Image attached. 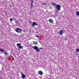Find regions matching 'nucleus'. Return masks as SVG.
Instances as JSON below:
<instances>
[{"instance_id": "f257e3e1", "label": "nucleus", "mask_w": 79, "mask_h": 79, "mask_svg": "<svg viewBox=\"0 0 79 79\" xmlns=\"http://www.w3.org/2000/svg\"><path fill=\"white\" fill-rule=\"evenodd\" d=\"M32 48L34 49L36 51V52H40V49L38 48V47L37 46H35L34 47H32Z\"/></svg>"}, {"instance_id": "f03ea898", "label": "nucleus", "mask_w": 79, "mask_h": 79, "mask_svg": "<svg viewBox=\"0 0 79 79\" xmlns=\"http://www.w3.org/2000/svg\"><path fill=\"white\" fill-rule=\"evenodd\" d=\"M56 9L57 10H58L59 11H60L61 10V6L59 5H56Z\"/></svg>"}, {"instance_id": "7ed1b4c3", "label": "nucleus", "mask_w": 79, "mask_h": 79, "mask_svg": "<svg viewBox=\"0 0 79 79\" xmlns=\"http://www.w3.org/2000/svg\"><path fill=\"white\" fill-rule=\"evenodd\" d=\"M17 45L19 49V48H21V49H23V47L21 46V44L18 43L17 44Z\"/></svg>"}, {"instance_id": "20e7f679", "label": "nucleus", "mask_w": 79, "mask_h": 79, "mask_svg": "<svg viewBox=\"0 0 79 79\" xmlns=\"http://www.w3.org/2000/svg\"><path fill=\"white\" fill-rule=\"evenodd\" d=\"M15 31L17 32H19L20 31H21V30L19 28H16L15 29Z\"/></svg>"}, {"instance_id": "39448f33", "label": "nucleus", "mask_w": 79, "mask_h": 79, "mask_svg": "<svg viewBox=\"0 0 79 79\" xmlns=\"http://www.w3.org/2000/svg\"><path fill=\"white\" fill-rule=\"evenodd\" d=\"M38 25L37 24V23H35V22H33V23L31 24V26L32 27H34V26H36V25Z\"/></svg>"}, {"instance_id": "423d86ee", "label": "nucleus", "mask_w": 79, "mask_h": 79, "mask_svg": "<svg viewBox=\"0 0 79 79\" xmlns=\"http://www.w3.org/2000/svg\"><path fill=\"white\" fill-rule=\"evenodd\" d=\"M5 50L3 49H2V48L0 49V52H1L2 53H3V52H5Z\"/></svg>"}, {"instance_id": "0eeeda50", "label": "nucleus", "mask_w": 79, "mask_h": 79, "mask_svg": "<svg viewBox=\"0 0 79 79\" xmlns=\"http://www.w3.org/2000/svg\"><path fill=\"white\" fill-rule=\"evenodd\" d=\"M38 73L39 74H40V75H41V76H42V75L43 74V72L42 71H39Z\"/></svg>"}, {"instance_id": "6e6552de", "label": "nucleus", "mask_w": 79, "mask_h": 79, "mask_svg": "<svg viewBox=\"0 0 79 79\" xmlns=\"http://www.w3.org/2000/svg\"><path fill=\"white\" fill-rule=\"evenodd\" d=\"M63 33V30H60L59 31V33L60 35H62V34Z\"/></svg>"}, {"instance_id": "1a4fd4ad", "label": "nucleus", "mask_w": 79, "mask_h": 79, "mask_svg": "<svg viewBox=\"0 0 79 79\" xmlns=\"http://www.w3.org/2000/svg\"><path fill=\"white\" fill-rule=\"evenodd\" d=\"M49 21L50 23H52L53 22V21L52 19H49Z\"/></svg>"}, {"instance_id": "9d476101", "label": "nucleus", "mask_w": 79, "mask_h": 79, "mask_svg": "<svg viewBox=\"0 0 79 79\" xmlns=\"http://www.w3.org/2000/svg\"><path fill=\"white\" fill-rule=\"evenodd\" d=\"M22 77L23 78V79H24L25 77H26V75L24 74H23L22 75Z\"/></svg>"}, {"instance_id": "9b49d317", "label": "nucleus", "mask_w": 79, "mask_h": 79, "mask_svg": "<svg viewBox=\"0 0 79 79\" xmlns=\"http://www.w3.org/2000/svg\"><path fill=\"white\" fill-rule=\"evenodd\" d=\"M76 51L77 52V53H78L79 52V48H77L76 49Z\"/></svg>"}, {"instance_id": "f8f14e48", "label": "nucleus", "mask_w": 79, "mask_h": 79, "mask_svg": "<svg viewBox=\"0 0 79 79\" xmlns=\"http://www.w3.org/2000/svg\"><path fill=\"white\" fill-rule=\"evenodd\" d=\"M33 3H34V1L32 0H31V5H32Z\"/></svg>"}, {"instance_id": "ddd939ff", "label": "nucleus", "mask_w": 79, "mask_h": 79, "mask_svg": "<svg viewBox=\"0 0 79 79\" xmlns=\"http://www.w3.org/2000/svg\"><path fill=\"white\" fill-rule=\"evenodd\" d=\"M52 5L53 6H55V5H56V4L55 3H52Z\"/></svg>"}, {"instance_id": "4468645a", "label": "nucleus", "mask_w": 79, "mask_h": 79, "mask_svg": "<svg viewBox=\"0 0 79 79\" xmlns=\"http://www.w3.org/2000/svg\"><path fill=\"white\" fill-rule=\"evenodd\" d=\"M4 53H5L4 54L5 55H6H6L8 54V53H7L6 52H5H5H4Z\"/></svg>"}, {"instance_id": "2eb2a0df", "label": "nucleus", "mask_w": 79, "mask_h": 79, "mask_svg": "<svg viewBox=\"0 0 79 79\" xmlns=\"http://www.w3.org/2000/svg\"><path fill=\"white\" fill-rule=\"evenodd\" d=\"M76 14L77 15H78V16H79V12L78 11H77L76 12Z\"/></svg>"}, {"instance_id": "dca6fc26", "label": "nucleus", "mask_w": 79, "mask_h": 79, "mask_svg": "<svg viewBox=\"0 0 79 79\" xmlns=\"http://www.w3.org/2000/svg\"><path fill=\"white\" fill-rule=\"evenodd\" d=\"M34 44H35V45H37V42H36L34 41Z\"/></svg>"}, {"instance_id": "f3484780", "label": "nucleus", "mask_w": 79, "mask_h": 79, "mask_svg": "<svg viewBox=\"0 0 79 79\" xmlns=\"http://www.w3.org/2000/svg\"><path fill=\"white\" fill-rule=\"evenodd\" d=\"M34 6L32 4H31V8H32V7Z\"/></svg>"}, {"instance_id": "a211bd4d", "label": "nucleus", "mask_w": 79, "mask_h": 79, "mask_svg": "<svg viewBox=\"0 0 79 79\" xmlns=\"http://www.w3.org/2000/svg\"><path fill=\"white\" fill-rule=\"evenodd\" d=\"M35 37H37V38H39V36L37 35H35Z\"/></svg>"}, {"instance_id": "6ab92c4d", "label": "nucleus", "mask_w": 79, "mask_h": 79, "mask_svg": "<svg viewBox=\"0 0 79 79\" xmlns=\"http://www.w3.org/2000/svg\"><path fill=\"white\" fill-rule=\"evenodd\" d=\"M43 3V4L44 5H46V3Z\"/></svg>"}, {"instance_id": "aec40b11", "label": "nucleus", "mask_w": 79, "mask_h": 79, "mask_svg": "<svg viewBox=\"0 0 79 79\" xmlns=\"http://www.w3.org/2000/svg\"><path fill=\"white\" fill-rule=\"evenodd\" d=\"M12 18H10V20L11 21H12Z\"/></svg>"}, {"instance_id": "412c9836", "label": "nucleus", "mask_w": 79, "mask_h": 79, "mask_svg": "<svg viewBox=\"0 0 79 79\" xmlns=\"http://www.w3.org/2000/svg\"><path fill=\"white\" fill-rule=\"evenodd\" d=\"M20 73H21L22 76V75H23V74H24L23 73H22V72H20Z\"/></svg>"}, {"instance_id": "4be33fe9", "label": "nucleus", "mask_w": 79, "mask_h": 79, "mask_svg": "<svg viewBox=\"0 0 79 79\" xmlns=\"http://www.w3.org/2000/svg\"><path fill=\"white\" fill-rule=\"evenodd\" d=\"M11 58H12L13 59H14V58L12 56H11Z\"/></svg>"}, {"instance_id": "5701e85b", "label": "nucleus", "mask_w": 79, "mask_h": 79, "mask_svg": "<svg viewBox=\"0 0 79 79\" xmlns=\"http://www.w3.org/2000/svg\"><path fill=\"white\" fill-rule=\"evenodd\" d=\"M40 49H41V50H42V48H40Z\"/></svg>"}, {"instance_id": "b1692460", "label": "nucleus", "mask_w": 79, "mask_h": 79, "mask_svg": "<svg viewBox=\"0 0 79 79\" xmlns=\"http://www.w3.org/2000/svg\"><path fill=\"white\" fill-rule=\"evenodd\" d=\"M16 22H17V23H18V21H17Z\"/></svg>"}, {"instance_id": "393cba45", "label": "nucleus", "mask_w": 79, "mask_h": 79, "mask_svg": "<svg viewBox=\"0 0 79 79\" xmlns=\"http://www.w3.org/2000/svg\"><path fill=\"white\" fill-rule=\"evenodd\" d=\"M50 8H52V7H50Z\"/></svg>"}]
</instances>
